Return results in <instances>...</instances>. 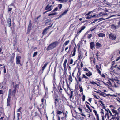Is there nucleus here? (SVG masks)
Masks as SVG:
<instances>
[{"label":"nucleus","mask_w":120,"mask_h":120,"mask_svg":"<svg viewBox=\"0 0 120 120\" xmlns=\"http://www.w3.org/2000/svg\"><path fill=\"white\" fill-rule=\"evenodd\" d=\"M59 101L57 99H55V105L56 108L57 110H59L60 109V107L59 104L58 105L59 103Z\"/></svg>","instance_id":"nucleus-9"},{"label":"nucleus","mask_w":120,"mask_h":120,"mask_svg":"<svg viewBox=\"0 0 120 120\" xmlns=\"http://www.w3.org/2000/svg\"><path fill=\"white\" fill-rule=\"evenodd\" d=\"M77 81L79 82H82V78L81 77V76H77Z\"/></svg>","instance_id":"nucleus-24"},{"label":"nucleus","mask_w":120,"mask_h":120,"mask_svg":"<svg viewBox=\"0 0 120 120\" xmlns=\"http://www.w3.org/2000/svg\"><path fill=\"white\" fill-rule=\"evenodd\" d=\"M56 113L57 114L56 115V116L58 118V120H60V117L58 115L60 114V111L58 110H57L56 112Z\"/></svg>","instance_id":"nucleus-27"},{"label":"nucleus","mask_w":120,"mask_h":120,"mask_svg":"<svg viewBox=\"0 0 120 120\" xmlns=\"http://www.w3.org/2000/svg\"><path fill=\"white\" fill-rule=\"evenodd\" d=\"M70 47H71L70 46L69 47V50L67 53V54L68 55L70 54L71 56L73 57L75 56L76 54L77 47L76 45H75V46L74 47L73 50L71 51V54L70 52L71 51V49H70Z\"/></svg>","instance_id":"nucleus-3"},{"label":"nucleus","mask_w":120,"mask_h":120,"mask_svg":"<svg viewBox=\"0 0 120 120\" xmlns=\"http://www.w3.org/2000/svg\"><path fill=\"white\" fill-rule=\"evenodd\" d=\"M70 41L69 40H68L66 41L63 45V46L64 47L66 46L69 43Z\"/></svg>","instance_id":"nucleus-25"},{"label":"nucleus","mask_w":120,"mask_h":120,"mask_svg":"<svg viewBox=\"0 0 120 120\" xmlns=\"http://www.w3.org/2000/svg\"><path fill=\"white\" fill-rule=\"evenodd\" d=\"M19 85L18 84H16L14 86H13V88L14 89H16V88Z\"/></svg>","instance_id":"nucleus-57"},{"label":"nucleus","mask_w":120,"mask_h":120,"mask_svg":"<svg viewBox=\"0 0 120 120\" xmlns=\"http://www.w3.org/2000/svg\"><path fill=\"white\" fill-rule=\"evenodd\" d=\"M7 22L8 24V26L9 27H10L11 26V19L10 18H8L7 19Z\"/></svg>","instance_id":"nucleus-15"},{"label":"nucleus","mask_w":120,"mask_h":120,"mask_svg":"<svg viewBox=\"0 0 120 120\" xmlns=\"http://www.w3.org/2000/svg\"><path fill=\"white\" fill-rule=\"evenodd\" d=\"M59 44V43L57 41L54 42L49 45L47 48L46 49L49 51L52 49L55 48Z\"/></svg>","instance_id":"nucleus-2"},{"label":"nucleus","mask_w":120,"mask_h":120,"mask_svg":"<svg viewBox=\"0 0 120 120\" xmlns=\"http://www.w3.org/2000/svg\"><path fill=\"white\" fill-rule=\"evenodd\" d=\"M86 118V117H83L82 116L80 117V119H81L82 120H85Z\"/></svg>","instance_id":"nucleus-58"},{"label":"nucleus","mask_w":120,"mask_h":120,"mask_svg":"<svg viewBox=\"0 0 120 120\" xmlns=\"http://www.w3.org/2000/svg\"><path fill=\"white\" fill-rule=\"evenodd\" d=\"M97 71L98 72V73L100 74V75H101V71L99 69H98Z\"/></svg>","instance_id":"nucleus-62"},{"label":"nucleus","mask_w":120,"mask_h":120,"mask_svg":"<svg viewBox=\"0 0 120 120\" xmlns=\"http://www.w3.org/2000/svg\"><path fill=\"white\" fill-rule=\"evenodd\" d=\"M78 109L80 111V112L82 113V109L80 108V107H78Z\"/></svg>","instance_id":"nucleus-56"},{"label":"nucleus","mask_w":120,"mask_h":120,"mask_svg":"<svg viewBox=\"0 0 120 120\" xmlns=\"http://www.w3.org/2000/svg\"><path fill=\"white\" fill-rule=\"evenodd\" d=\"M90 83L93 84V85H97V84L96 83L94 82L93 81L92 82L90 81Z\"/></svg>","instance_id":"nucleus-49"},{"label":"nucleus","mask_w":120,"mask_h":120,"mask_svg":"<svg viewBox=\"0 0 120 120\" xmlns=\"http://www.w3.org/2000/svg\"><path fill=\"white\" fill-rule=\"evenodd\" d=\"M106 82L108 83L109 85H110L112 86V83H111V82L109 80H108L107 82Z\"/></svg>","instance_id":"nucleus-46"},{"label":"nucleus","mask_w":120,"mask_h":120,"mask_svg":"<svg viewBox=\"0 0 120 120\" xmlns=\"http://www.w3.org/2000/svg\"><path fill=\"white\" fill-rule=\"evenodd\" d=\"M17 120H19V118L20 116V114L19 113H17Z\"/></svg>","instance_id":"nucleus-54"},{"label":"nucleus","mask_w":120,"mask_h":120,"mask_svg":"<svg viewBox=\"0 0 120 120\" xmlns=\"http://www.w3.org/2000/svg\"><path fill=\"white\" fill-rule=\"evenodd\" d=\"M98 36L99 37H105V34L103 33H100L98 34Z\"/></svg>","instance_id":"nucleus-28"},{"label":"nucleus","mask_w":120,"mask_h":120,"mask_svg":"<svg viewBox=\"0 0 120 120\" xmlns=\"http://www.w3.org/2000/svg\"><path fill=\"white\" fill-rule=\"evenodd\" d=\"M85 75L89 77L92 75V73L91 71H89L88 73H86Z\"/></svg>","instance_id":"nucleus-21"},{"label":"nucleus","mask_w":120,"mask_h":120,"mask_svg":"<svg viewBox=\"0 0 120 120\" xmlns=\"http://www.w3.org/2000/svg\"><path fill=\"white\" fill-rule=\"evenodd\" d=\"M15 56V55L14 53H13L12 54V56H11V58H12V59H13L14 57Z\"/></svg>","instance_id":"nucleus-60"},{"label":"nucleus","mask_w":120,"mask_h":120,"mask_svg":"<svg viewBox=\"0 0 120 120\" xmlns=\"http://www.w3.org/2000/svg\"><path fill=\"white\" fill-rule=\"evenodd\" d=\"M82 78H84L87 79H89V78L84 74H82Z\"/></svg>","instance_id":"nucleus-33"},{"label":"nucleus","mask_w":120,"mask_h":120,"mask_svg":"<svg viewBox=\"0 0 120 120\" xmlns=\"http://www.w3.org/2000/svg\"><path fill=\"white\" fill-rule=\"evenodd\" d=\"M10 98L8 97L7 102V105L8 106H9L10 105Z\"/></svg>","instance_id":"nucleus-29"},{"label":"nucleus","mask_w":120,"mask_h":120,"mask_svg":"<svg viewBox=\"0 0 120 120\" xmlns=\"http://www.w3.org/2000/svg\"><path fill=\"white\" fill-rule=\"evenodd\" d=\"M48 63H46L45 64H44L43 66V67L42 68V71H44L45 69V68H46V67L47 65L48 64Z\"/></svg>","instance_id":"nucleus-30"},{"label":"nucleus","mask_w":120,"mask_h":120,"mask_svg":"<svg viewBox=\"0 0 120 120\" xmlns=\"http://www.w3.org/2000/svg\"><path fill=\"white\" fill-rule=\"evenodd\" d=\"M11 89H10L9 91V95L8 96V98H11Z\"/></svg>","instance_id":"nucleus-31"},{"label":"nucleus","mask_w":120,"mask_h":120,"mask_svg":"<svg viewBox=\"0 0 120 120\" xmlns=\"http://www.w3.org/2000/svg\"><path fill=\"white\" fill-rule=\"evenodd\" d=\"M92 36V34H88L87 36L88 39H90Z\"/></svg>","instance_id":"nucleus-39"},{"label":"nucleus","mask_w":120,"mask_h":120,"mask_svg":"<svg viewBox=\"0 0 120 120\" xmlns=\"http://www.w3.org/2000/svg\"><path fill=\"white\" fill-rule=\"evenodd\" d=\"M3 67L4 69V73H5L6 72V69H5V66H4Z\"/></svg>","instance_id":"nucleus-63"},{"label":"nucleus","mask_w":120,"mask_h":120,"mask_svg":"<svg viewBox=\"0 0 120 120\" xmlns=\"http://www.w3.org/2000/svg\"><path fill=\"white\" fill-rule=\"evenodd\" d=\"M96 28V27L95 28H91L90 29V31H93Z\"/></svg>","instance_id":"nucleus-61"},{"label":"nucleus","mask_w":120,"mask_h":120,"mask_svg":"<svg viewBox=\"0 0 120 120\" xmlns=\"http://www.w3.org/2000/svg\"><path fill=\"white\" fill-rule=\"evenodd\" d=\"M96 46L97 47H101L102 46L99 43L97 42L96 43Z\"/></svg>","instance_id":"nucleus-22"},{"label":"nucleus","mask_w":120,"mask_h":120,"mask_svg":"<svg viewBox=\"0 0 120 120\" xmlns=\"http://www.w3.org/2000/svg\"><path fill=\"white\" fill-rule=\"evenodd\" d=\"M100 19H95L94 21L93 22H91V24H92L94 22H96V21H98L99 20H100Z\"/></svg>","instance_id":"nucleus-52"},{"label":"nucleus","mask_w":120,"mask_h":120,"mask_svg":"<svg viewBox=\"0 0 120 120\" xmlns=\"http://www.w3.org/2000/svg\"><path fill=\"white\" fill-rule=\"evenodd\" d=\"M52 24L51 26H49L48 27H47L45 28L43 30V32L42 33V34L43 35H44L46 34V33L47 30L49 29V27H50L52 26Z\"/></svg>","instance_id":"nucleus-16"},{"label":"nucleus","mask_w":120,"mask_h":120,"mask_svg":"<svg viewBox=\"0 0 120 120\" xmlns=\"http://www.w3.org/2000/svg\"><path fill=\"white\" fill-rule=\"evenodd\" d=\"M68 8L61 15H60V17H61L62 16L66 14L68 11Z\"/></svg>","instance_id":"nucleus-23"},{"label":"nucleus","mask_w":120,"mask_h":120,"mask_svg":"<svg viewBox=\"0 0 120 120\" xmlns=\"http://www.w3.org/2000/svg\"><path fill=\"white\" fill-rule=\"evenodd\" d=\"M94 92L98 93L100 94V95L104 97L109 96L111 95L109 94H107L101 91H94Z\"/></svg>","instance_id":"nucleus-7"},{"label":"nucleus","mask_w":120,"mask_h":120,"mask_svg":"<svg viewBox=\"0 0 120 120\" xmlns=\"http://www.w3.org/2000/svg\"><path fill=\"white\" fill-rule=\"evenodd\" d=\"M47 92L46 91L45 93V94L44 97L45 98H48V95H47Z\"/></svg>","instance_id":"nucleus-50"},{"label":"nucleus","mask_w":120,"mask_h":120,"mask_svg":"<svg viewBox=\"0 0 120 120\" xmlns=\"http://www.w3.org/2000/svg\"><path fill=\"white\" fill-rule=\"evenodd\" d=\"M100 113L102 117V120H108L112 115L110 110L108 108H107L105 111L101 109Z\"/></svg>","instance_id":"nucleus-1"},{"label":"nucleus","mask_w":120,"mask_h":120,"mask_svg":"<svg viewBox=\"0 0 120 120\" xmlns=\"http://www.w3.org/2000/svg\"><path fill=\"white\" fill-rule=\"evenodd\" d=\"M52 5L50 4L48 5L45 8V10H47V11L45 13L48 11H51L52 10Z\"/></svg>","instance_id":"nucleus-12"},{"label":"nucleus","mask_w":120,"mask_h":120,"mask_svg":"<svg viewBox=\"0 0 120 120\" xmlns=\"http://www.w3.org/2000/svg\"><path fill=\"white\" fill-rule=\"evenodd\" d=\"M98 102H100L101 104L102 105H105L103 103V102L101 100H99L98 101Z\"/></svg>","instance_id":"nucleus-64"},{"label":"nucleus","mask_w":120,"mask_h":120,"mask_svg":"<svg viewBox=\"0 0 120 120\" xmlns=\"http://www.w3.org/2000/svg\"><path fill=\"white\" fill-rule=\"evenodd\" d=\"M82 101H84L85 99V95H83L82 97Z\"/></svg>","instance_id":"nucleus-38"},{"label":"nucleus","mask_w":120,"mask_h":120,"mask_svg":"<svg viewBox=\"0 0 120 120\" xmlns=\"http://www.w3.org/2000/svg\"><path fill=\"white\" fill-rule=\"evenodd\" d=\"M110 111L112 112L113 114H112L111 119H112L118 117L119 113L117 110L113 109H111Z\"/></svg>","instance_id":"nucleus-4"},{"label":"nucleus","mask_w":120,"mask_h":120,"mask_svg":"<svg viewBox=\"0 0 120 120\" xmlns=\"http://www.w3.org/2000/svg\"><path fill=\"white\" fill-rule=\"evenodd\" d=\"M81 73V71L79 69H78V72L77 73V76H80Z\"/></svg>","instance_id":"nucleus-26"},{"label":"nucleus","mask_w":120,"mask_h":120,"mask_svg":"<svg viewBox=\"0 0 120 120\" xmlns=\"http://www.w3.org/2000/svg\"><path fill=\"white\" fill-rule=\"evenodd\" d=\"M77 45L78 46V52H79V49H80V44L79 43L77 44Z\"/></svg>","instance_id":"nucleus-42"},{"label":"nucleus","mask_w":120,"mask_h":120,"mask_svg":"<svg viewBox=\"0 0 120 120\" xmlns=\"http://www.w3.org/2000/svg\"><path fill=\"white\" fill-rule=\"evenodd\" d=\"M79 88H80L79 91L80 92H83V89L82 87H79Z\"/></svg>","instance_id":"nucleus-45"},{"label":"nucleus","mask_w":120,"mask_h":120,"mask_svg":"<svg viewBox=\"0 0 120 120\" xmlns=\"http://www.w3.org/2000/svg\"><path fill=\"white\" fill-rule=\"evenodd\" d=\"M95 45L94 43L93 42H91L90 43V48L91 49H93Z\"/></svg>","instance_id":"nucleus-19"},{"label":"nucleus","mask_w":120,"mask_h":120,"mask_svg":"<svg viewBox=\"0 0 120 120\" xmlns=\"http://www.w3.org/2000/svg\"><path fill=\"white\" fill-rule=\"evenodd\" d=\"M38 52H36L34 53L33 54V57H35L38 54Z\"/></svg>","instance_id":"nucleus-47"},{"label":"nucleus","mask_w":120,"mask_h":120,"mask_svg":"<svg viewBox=\"0 0 120 120\" xmlns=\"http://www.w3.org/2000/svg\"><path fill=\"white\" fill-rule=\"evenodd\" d=\"M86 28L85 26H83L82 27L80 28V30L79 31H78L77 35H79L80 33H81V32L84 30Z\"/></svg>","instance_id":"nucleus-14"},{"label":"nucleus","mask_w":120,"mask_h":120,"mask_svg":"<svg viewBox=\"0 0 120 120\" xmlns=\"http://www.w3.org/2000/svg\"><path fill=\"white\" fill-rule=\"evenodd\" d=\"M92 12V11L89 12L88 13L85 15L86 16H87L86 17V18L87 19H90L95 16V15L92 16V15H90Z\"/></svg>","instance_id":"nucleus-11"},{"label":"nucleus","mask_w":120,"mask_h":120,"mask_svg":"<svg viewBox=\"0 0 120 120\" xmlns=\"http://www.w3.org/2000/svg\"><path fill=\"white\" fill-rule=\"evenodd\" d=\"M70 64H72L73 63V60L72 59H71L70 60Z\"/></svg>","instance_id":"nucleus-51"},{"label":"nucleus","mask_w":120,"mask_h":120,"mask_svg":"<svg viewBox=\"0 0 120 120\" xmlns=\"http://www.w3.org/2000/svg\"><path fill=\"white\" fill-rule=\"evenodd\" d=\"M93 112L96 116L97 120H99V114L97 113V111L95 110H93Z\"/></svg>","instance_id":"nucleus-17"},{"label":"nucleus","mask_w":120,"mask_h":120,"mask_svg":"<svg viewBox=\"0 0 120 120\" xmlns=\"http://www.w3.org/2000/svg\"><path fill=\"white\" fill-rule=\"evenodd\" d=\"M111 27L112 29H116L117 28V27L114 24H112L111 25Z\"/></svg>","instance_id":"nucleus-32"},{"label":"nucleus","mask_w":120,"mask_h":120,"mask_svg":"<svg viewBox=\"0 0 120 120\" xmlns=\"http://www.w3.org/2000/svg\"><path fill=\"white\" fill-rule=\"evenodd\" d=\"M99 54V52L98 51L96 53V56H97V60L98 59V58L100 57H99V55H98Z\"/></svg>","instance_id":"nucleus-37"},{"label":"nucleus","mask_w":120,"mask_h":120,"mask_svg":"<svg viewBox=\"0 0 120 120\" xmlns=\"http://www.w3.org/2000/svg\"><path fill=\"white\" fill-rule=\"evenodd\" d=\"M84 70L85 71H86L88 72H89V71H89V70L86 68H84Z\"/></svg>","instance_id":"nucleus-55"},{"label":"nucleus","mask_w":120,"mask_h":120,"mask_svg":"<svg viewBox=\"0 0 120 120\" xmlns=\"http://www.w3.org/2000/svg\"><path fill=\"white\" fill-rule=\"evenodd\" d=\"M78 57L79 59H81L83 57V55L82 54L81 51L78 52Z\"/></svg>","instance_id":"nucleus-18"},{"label":"nucleus","mask_w":120,"mask_h":120,"mask_svg":"<svg viewBox=\"0 0 120 120\" xmlns=\"http://www.w3.org/2000/svg\"><path fill=\"white\" fill-rule=\"evenodd\" d=\"M70 90L71 91L70 92V99H71L72 98V97L73 95V91H71V89L70 88Z\"/></svg>","instance_id":"nucleus-34"},{"label":"nucleus","mask_w":120,"mask_h":120,"mask_svg":"<svg viewBox=\"0 0 120 120\" xmlns=\"http://www.w3.org/2000/svg\"><path fill=\"white\" fill-rule=\"evenodd\" d=\"M94 97H95L97 99H99V98H100V99L102 100L101 98L100 97H99L98 96V95H96L95 94L94 95Z\"/></svg>","instance_id":"nucleus-40"},{"label":"nucleus","mask_w":120,"mask_h":120,"mask_svg":"<svg viewBox=\"0 0 120 120\" xmlns=\"http://www.w3.org/2000/svg\"><path fill=\"white\" fill-rule=\"evenodd\" d=\"M21 57L19 56H17L16 58V63L17 64H19L21 65L20 62Z\"/></svg>","instance_id":"nucleus-13"},{"label":"nucleus","mask_w":120,"mask_h":120,"mask_svg":"<svg viewBox=\"0 0 120 120\" xmlns=\"http://www.w3.org/2000/svg\"><path fill=\"white\" fill-rule=\"evenodd\" d=\"M32 26V24L30 20L29 24L28 26L27 31L28 32H30V30L31 29Z\"/></svg>","instance_id":"nucleus-20"},{"label":"nucleus","mask_w":120,"mask_h":120,"mask_svg":"<svg viewBox=\"0 0 120 120\" xmlns=\"http://www.w3.org/2000/svg\"><path fill=\"white\" fill-rule=\"evenodd\" d=\"M68 106L70 107L71 110L72 109V110H74V107L72 105H68Z\"/></svg>","instance_id":"nucleus-43"},{"label":"nucleus","mask_w":120,"mask_h":120,"mask_svg":"<svg viewBox=\"0 0 120 120\" xmlns=\"http://www.w3.org/2000/svg\"><path fill=\"white\" fill-rule=\"evenodd\" d=\"M86 107L89 109V110L90 111V112H92V109L90 108L89 105H88L86 104Z\"/></svg>","instance_id":"nucleus-35"},{"label":"nucleus","mask_w":120,"mask_h":120,"mask_svg":"<svg viewBox=\"0 0 120 120\" xmlns=\"http://www.w3.org/2000/svg\"><path fill=\"white\" fill-rule=\"evenodd\" d=\"M72 80L73 79L71 75H69L68 76V80H69L70 81L69 83H68L67 80H66V82L67 86L68 88H70L69 85L72 82Z\"/></svg>","instance_id":"nucleus-8"},{"label":"nucleus","mask_w":120,"mask_h":120,"mask_svg":"<svg viewBox=\"0 0 120 120\" xmlns=\"http://www.w3.org/2000/svg\"><path fill=\"white\" fill-rule=\"evenodd\" d=\"M16 89H14V90L12 91V94H13L14 95L15 94V93L16 91Z\"/></svg>","instance_id":"nucleus-48"},{"label":"nucleus","mask_w":120,"mask_h":120,"mask_svg":"<svg viewBox=\"0 0 120 120\" xmlns=\"http://www.w3.org/2000/svg\"><path fill=\"white\" fill-rule=\"evenodd\" d=\"M109 37L110 39L112 40H115L116 38V35L112 33H110L109 34Z\"/></svg>","instance_id":"nucleus-10"},{"label":"nucleus","mask_w":120,"mask_h":120,"mask_svg":"<svg viewBox=\"0 0 120 120\" xmlns=\"http://www.w3.org/2000/svg\"><path fill=\"white\" fill-rule=\"evenodd\" d=\"M67 115L64 112L60 111V118L62 120H65L66 119Z\"/></svg>","instance_id":"nucleus-6"},{"label":"nucleus","mask_w":120,"mask_h":120,"mask_svg":"<svg viewBox=\"0 0 120 120\" xmlns=\"http://www.w3.org/2000/svg\"><path fill=\"white\" fill-rule=\"evenodd\" d=\"M67 62V60L66 59L65 60L64 63L63 64V67L64 69V71L63 72V77H66L67 74L66 70L67 69V68L66 67V64Z\"/></svg>","instance_id":"nucleus-5"},{"label":"nucleus","mask_w":120,"mask_h":120,"mask_svg":"<svg viewBox=\"0 0 120 120\" xmlns=\"http://www.w3.org/2000/svg\"><path fill=\"white\" fill-rule=\"evenodd\" d=\"M56 14V13H55V12L54 13H51L49 14L48 16H51V15H55Z\"/></svg>","instance_id":"nucleus-36"},{"label":"nucleus","mask_w":120,"mask_h":120,"mask_svg":"<svg viewBox=\"0 0 120 120\" xmlns=\"http://www.w3.org/2000/svg\"><path fill=\"white\" fill-rule=\"evenodd\" d=\"M100 105L101 106V107L102 109H105L104 111H105V110H106V109L105 108V105H101V104H100Z\"/></svg>","instance_id":"nucleus-41"},{"label":"nucleus","mask_w":120,"mask_h":120,"mask_svg":"<svg viewBox=\"0 0 120 120\" xmlns=\"http://www.w3.org/2000/svg\"><path fill=\"white\" fill-rule=\"evenodd\" d=\"M116 82L118 84H120V79H117L116 80Z\"/></svg>","instance_id":"nucleus-53"},{"label":"nucleus","mask_w":120,"mask_h":120,"mask_svg":"<svg viewBox=\"0 0 120 120\" xmlns=\"http://www.w3.org/2000/svg\"><path fill=\"white\" fill-rule=\"evenodd\" d=\"M86 33L84 36V37L82 38L81 40L80 41V42H82L83 41H84V40H83V39L84 38L85 36V35L86 34Z\"/></svg>","instance_id":"nucleus-44"},{"label":"nucleus","mask_w":120,"mask_h":120,"mask_svg":"<svg viewBox=\"0 0 120 120\" xmlns=\"http://www.w3.org/2000/svg\"><path fill=\"white\" fill-rule=\"evenodd\" d=\"M68 1V0H60V2H63L65 3L66 2Z\"/></svg>","instance_id":"nucleus-59"}]
</instances>
